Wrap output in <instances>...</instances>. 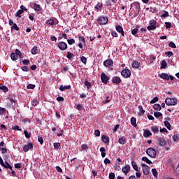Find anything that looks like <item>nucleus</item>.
<instances>
[{
	"mask_svg": "<svg viewBox=\"0 0 179 179\" xmlns=\"http://www.w3.org/2000/svg\"><path fill=\"white\" fill-rule=\"evenodd\" d=\"M100 152L101 153V157H106V148L101 147L100 148Z\"/></svg>",
	"mask_w": 179,
	"mask_h": 179,
	"instance_id": "obj_29",
	"label": "nucleus"
},
{
	"mask_svg": "<svg viewBox=\"0 0 179 179\" xmlns=\"http://www.w3.org/2000/svg\"><path fill=\"white\" fill-rule=\"evenodd\" d=\"M69 89H71V85H64V86L61 85L59 87V90L61 92H64V90H69Z\"/></svg>",
	"mask_w": 179,
	"mask_h": 179,
	"instance_id": "obj_17",
	"label": "nucleus"
},
{
	"mask_svg": "<svg viewBox=\"0 0 179 179\" xmlns=\"http://www.w3.org/2000/svg\"><path fill=\"white\" fill-rule=\"evenodd\" d=\"M166 55L167 57H171L173 55V52H171V51L167 52H166Z\"/></svg>",
	"mask_w": 179,
	"mask_h": 179,
	"instance_id": "obj_63",
	"label": "nucleus"
},
{
	"mask_svg": "<svg viewBox=\"0 0 179 179\" xmlns=\"http://www.w3.org/2000/svg\"><path fill=\"white\" fill-rule=\"evenodd\" d=\"M113 83H121V78L120 77H114L113 78Z\"/></svg>",
	"mask_w": 179,
	"mask_h": 179,
	"instance_id": "obj_25",
	"label": "nucleus"
},
{
	"mask_svg": "<svg viewBox=\"0 0 179 179\" xmlns=\"http://www.w3.org/2000/svg\"><path fill=\"white\" fill-rule=\"evenodd\" d=\"M165 27L166 29H170V27H171V24L170 22H165Z\"/></svg>",
	"mask_w": 179,
	"mask_h": 179,
	"instance_id": "obj_60",
	"label": "nucleus"
},
{
	"mask_svg": "<svg viewBox=\"0 0 179 179\" xmlns=\"http://www.w3.org/2000/svg\"><path fill=\"white\" fill-rule=\"evenodd\" d=\"M143 162H145L148 164H152V161H150L148 157H143L142 158Z\"/></svg>",
	"mask_w": 179,
	"mask_h": 179,
	"instance_id": "obj_28",
	"label": "nucleus"
},
{
	"mask_svg": "<svg viewBox=\"0 0 179 179\" xmlns=\"http://www.w3.org/2000/svg\"><path fill=\"white\" fill-rule=\"evenodd\" d=\"M131 166H132L134 170H135V171H139V168L138 167V165L136 164V162L132 161L131 162Z\"/></svg>",
	"mask_w": 179,
	"mask_h": 179,
	"instance_id": "obj_22",
	"label": "nucleus"
},
{
	"mask_svg": "<svg viewBox=\"0 0 179 179\" xmlns=\"http://www.w3.org/2000/svg\"><path fill=\"white\" fill-rule=\"evenodd\" d=\"M38 104V101H37V99H34L31 101V105L34 107H36V106H37Z\"/></svg>",
	"mask_w": 179,
	"mask_h": 179,
	"instance_id": "obj_38",
	"label": "nucleus"
},
{
	"mask_svg": "<svg viewBox=\"0 0 179 179\" xmlns=\"http://www.w3.org/2000/svg\"><path fill=\"white\" fill-rule=\"evenodd\" d=\"M85 85L87 87V89H90V87H92V84H90L87 80H85Z\"/></svg>",
	"mask_w": 179,
	"mask_h": 179,
	"instance_id": "obj_48",
	"label": "nucleus"
},
{
	"mask_svg": "<svg viewBox=\"0 0 179 179\" xmlns=\"http://www.w3.org/2000/svg\"><path fill=\"white\" fill-rule=\"evenodd\" d=\"M121 75L122 76H123V78H129V76H131V70L126 68L122 71Z\"/></svg>",
	"mask_w": 179,
	"mask_h": 179,
	"instance_id": "obj_4",
	"label": "nucleus"
},
{
	"mask_svg": "<svg viewBox=\"0 0 179 179\" xmlns=\"http://www.w3.org/2000/svg\"><path fill=\"white\" fill-rule=\"evenodd\" d=\"M166 106H177V98H166L165 99Z\"/></svg>",
	"mask_w": 179,
	"mask_h": 179,
	"instance_id": "obj_1",
	"label": "nucleus"
},
{
	"mask_svg": "<svg viewBox=\"0 0 179 179\" xmlns=\"http://www.w3.org/2000/svg\"><path fill=\"white\" fill-rule=\"evenodd\" d=\"M23 13V10H19L18 11H17L16 13V16L17 17H20V15Z\"/></svg>",
	"mask_w": 179,
	"mask_h": 179,
	"instance_id": "obj_44",
	"label": "nucleus"
},
{
	"mask_svg": "<svg viewBox=\"0 0 179 179\" xmlns=\"http://www.w3.org/2000/svg\"><path fill=\"white\" fill-rule=\"evenodd\" d=\"M34 87H36V85H33V84H29L27 86V89H34Z\"/></svg>",
	"mask_w": 179,
	"mask_h": 179,
	"instance_id": "obj_53",
	"label": "nucleus"
},
{
	"mask_svg": "<svg viewBox=\"0 0 179 179\" xmlns=\"http://www.w3.org/2000/svg\"><path fill=\"white\" fill-rule=\"evenodd\" d=\"M152 173L154 176V177H156V178H157V170H156V169H152Z\"/></svg>",
	"mask_w": 179,
	"mask_h": 179,
	"instance_id": "obj_39",
	"label": "nucleus"
},
{
	"mask_svg": "<svg viewBox=\"0 0 179 179\" xmlns=\"http://www.w3.org/2000/svg\"><path fill=\"white\" fill-rule=\"evenodd\" d=\"M153 108H154V110H156L157 111H160V110H162V106H160V104H159V103H155L153 106Z\"/></svg>",
	"mask_w": 179,
	"mask_h": 179,
	"instance_id": "obj_24",
	"label": "nucleus"
},
{
	"mask_svg": "<svg viewBox=\"0 0 179 179\" xmlns=\"http://www.w3.org/2000/svg\"><path fill=\"white\" fill-rule=\"evenodd\" d=\"M172 138H173L174 142H179V134H178L173 135Z\"/></svg>",
	"mask_w": 179,
	"mask_h": 179,
	"instance_id": "obj_32",
	"label": "nucleus"
},
{
	"mask_svg": "<svg viewBox=\"0 0 179 179\" xmlns=\"http://www.w3.org/2000/svg\"><path fill=\"white\" fill-rule=\"evenodd\" d=\"M10 57L13 61H16L19 58V56L16 53H11Z\"/></svg>",
	"mask_w": 179,
	"mask_h": 179,
	"instance_id": "obj_26",
	"label": "nucleus"
},
{
	"mask_svg": "<svg viewBox=\"0 0 179 179\" xmlns=\"http://www.w3.org/2000/svg\"><path fill=\"white\" fill-rule=\"evenodd\" d=\"M116 30L118 33H120L122 36L124 37V29H122V27L120 25L116 26Z\"/></svg>",
	"mask_w": 179,
	"mask_h": 179,
	"instance_id": "obj_15",
	"label": "nucleus"
},
{
	"mask_svg": "<svg viewBox=\"0 0 179 179\" xmlns=\"http://www.w3.org/2000/svg\"><path fill=\"white\" fill-rule=\"evenodd\" d=\"M68 44L72 45V44H75V39L71 38L67 41Z\"/></svg>",
	"mask_w": 179,
	"mask_h": 179,
	"instance_id": "obj_41",
	"label": "nucleus"
},
{
	"mask_svg": "<svg viewBox=\"0 0 179 179\" xmlns=\"http://www.w3.org/2000/svg\"><path fill=\"white\" fill-rule=\"evenodd\" d=\"M66 57L68 59H72V57H73V54L71 53V52H67Z\"/></svg>",
	"mask_w": 179,
	"mask_h": 179,
	"instance_id": "obj_45",
	"label": "nucleus"
},
{
	"mask_svg": "<svg viewBox=\"0 0 179 179\" xmlns=\"http://www.w3.org/2000/svg\"><path fill=\"white\" fill-rule=\"evenodd\" d=\"M38 141L41 143V145H43V143H44V140L41 136L38 137Z\"/></svg>",
	"mask_w": 179,
	"mask_h": 179,
	"instance_id": "obj_57",
	"label": "nucleus"
},
{
	"mask_svg": "<svg viewBox=\"0 0 179 179\" xmlns=\"http://www.w3.org/2000/svg\"><path fill=\"white\" fill-rule=\"evenodd\" d=\"M81 62L83 64H86V62H87V59L85 57V56H83L81 57Z\"/></svg>",
	"mask_w": 179,
	"mask_h": 179,
	"instance_id": "obj_56",
	"label": "nucleus"
},
{
	"mask_svg": "<svg viewBox=\"0 0 179 179\" xmlns=\"http://www.w3.org/2000/svg\"><path fill=\"white\" fill-rule=\"evenodd\" d=\"M115 178V174H114V173H110L109 174V179H114Z\"/></svg>",
	"mask_w": 179,
	"mask_h": 179,
	"instance_id": "obj_59",
	"label": "nucleus"
},
{
	"mask_svg": "<svg viewBox=\"0 0 179 179\" xmlns=\"http://www.w3.org/2000/svg\"><path fill=\"white\" fill-rule=\"evenodd\" d=\"M167 66V62L165 60L161 62V69H164Z\"/></svg>",
	"mask_w": 179,
	"mask_h": 179,
	"instance_id": "obj_30",
	"label": "nucleus"
},
{
	"mask_svg": "<svg viewBox=\"0 0 179 179\" xmlns=\"http://www.w3.org/2000/svg\"><path fill=\"white\" fill-rule=\"evenodd\" d=\"M94 134L96 136H100V131L99 130H95Z\"/></svg>",
	"mask_w": 179,
	"mask_h": 179,
	"instance_id": "obj_64",
	"label": "nucleus"
},
{
	"mask_svg": "<svg viewBox=\"0 0 179 179\" xmlns=\"http://www.w3.org/2000/svg\"><path fill=\"white\" fill-rule=\"evenodd\" d=\"M156 23H157V22L155 20H150V25L147 27L148 30H149V31L151 30H156Z\"/></svg>",
	"mask_w": 179,
	"mask_h": 179,
	"instance_id": "obj_2",
	"label": "nucleus"
},
{
	"mask_svg": "<svg viewBox=\"0 0 179 179\" xmlns=\"http://www.w3.org/2000/svg\"><path fill=\"white\" fill-rule=\"evenodd\" d=\"M157 101H159V98H157V96H155L153 98L152 100L150 101V103L155 104V103H157Z\"/></svg>",
	"mask_w": 179,
	"mask_h": 179,
	"instance_id": "obj_37",
	"label": "nucleus"
},
{
	"mask_svg": "<svg viewBox=\"0 0 179 179\" xmlns=\"http://www.w3.org/2000/svg\"><path fill=\"white\" fill-rule=\"evenodd\" d=\"M164 125H165V127H166V128L168 129H171V124H170V122H169V121H165L164 122Z\"/></svg>",
	"mask_w": 179,
	"mask_h": 179,
	"instance_id": "obj_35",
	"label": "nucleus"
},
{
	"mask_svg": "<svg viewBox=\"0 0 179 179\" xmlns=\"http://www.w3.org/2000/svg\"><path fill=\"white\" fill-rule=\"evenodd\" d=\"M131 124L134 127V128H136L138 127V124H136V118L134 117H132L131 119Z\"/></svg>",
	"mask_w": 179,
	"mask_h": 179,
	"instance_id": "obj_21",
	"label": "nucleus"
},
{
	"mask_svg": "<svg viewBox=\"0 0 179 179\" xmlns=\"http://www.w3.org/2000/svg\"><path fill=\"white\" fill-rule=\"evenodd\" d=\"M131 66H132V68H135L136 69H138V68H139V66H141V64L138 63V62L134 61L132 62Z\"/></svg>",
	"mask_w": 179,
	"mask_h": 179,
	"instance_id": "obj_18",
	"label": "nucleus"
},
{
	"mask_svg": "<svg viewBox=\"0 0 179 179\" xmlns=\"http://www.w3.org/2000/svg\"><path fill=\"white\" fill-rule=\"evenodd\" d=\"M58 48L60 50H66V48H68V45H66V43L65 42H59L58 43Z\"/></svg>",
	"mask_w": 179,
	"mask_h": 179,
	"instance_id": "obj_9",
	"label": "nucleus"
},
{
	"mask_svg": "<svg viewBox=\"0 0 179 179\" xmlns=\"http://www.w3.org/2000/svg\"><path fill=\"white\" fill-rule=\"evenodd\" d=\"M32 148H33V143H29L27 145H24L23 150L25 152H29V150H30V149H32Z\"/></svg>",
	"mask_w": 179,
	"mask_h": 179,
	"instance_id": "obj_10",
	"label": "nucleus"
},
{
	"mask_svg": "<svg viewBox=\"0 0 179 179\" xmlns=\"http://www.w3.org/2000/svg\"><path fill=\"white\" fill-rule=\"evenodd\" d=\"M151 131L154 132V134H156L159 132V127H157V126H153L151 127Z\"/></svg>",
	"mask_w": 179,
	"mask_h": 179,
	"instance_id": "obj_27",
	"label": "nucleus"
},
{
	"mask_svg": "<svg viewBox=\"0 0 179 179\" xmlns=\"http://www.w3.org/2000/svg\"><path fill=\"white\" fill-rule=\"evenodd\" d=\"M158 76L161 78V79H165L166 80H170V76L169 74L162 73V74H159Z\"/></svg>",
	"mask_w": 179,
	"mask_h": 179,
	"instance_id": "obj_12",
	"label": "nucleus"
},
{
	"mask_svg": "<svg viewBox=\"0 0 179 179\" xmlns=\"http://www.w3.org/2000/svg\"><path fill=\"white\" fill-rule=\"evenodd\" d=\"M81 148H82L83 150H87V149H88L87 145H86V144H83L81 145Z\"/></svg>",
	"mask_w": 179,
	"mask_h": 179,
	"instance_id": "obj_62",
	"label": "nucleus"
},
{
	"mask_svg": "<svg viewBox=\"0 0 179 179\" xmlns=\"http://www.w3.org/2000/svg\"><path fill=\"white\" fill-rule=\"evenodd\" d=\"M6 112V108L0 107V115Z\"/></svg>",
	"mask_w": 179,
	"mask_h": 179,
	"instance_id": "obj_49",
	"label": "nucleus"
},
{
	"mask_svg": "<svg viewBox=\"0 0 179 179\" xmlns=\"http://www.w3.org/2000/svg\"><path fill=\"white\" fill-rule=\"evenodd\" d=\"M141 166L143 167V172L145 176H149V173L150 171V167L149 166L145 164H141Z\"/></svg>",
	"mask_w": 179,
	"mask_h": 179,
	"instance_id": "obj_5",
	"label": "nucleus"
},
{
	"mask_svg": "<svg viewBox=\"0 0 179 179\" xmlns=\"http://www.w3.org/2000/svg\"><path fill=\"white\" fill-rule=\"evenodd\" d=\"M161 16H162V17H169V12L164 11V13H163Z\"/></svg>",
	"mask_w": 179,
	"mask_h": 179,
	"instance_id": "obj_54",
	"label": "nucleus"
},
{
	"mask_svg": "<svg viewBox=\"0 0 179 179\" xmlns=\"http://www.w3.org/2000/svg\"><path fill=\"white\" fill-rule=\"evenodd\" d=\"M152 136V133L150 130H144L143 136L144 138H149V136Z\"/></svg>",
	"mask_w": 179,
	"mask_h": 179,
	"instance_id": "obj_20",
	"label": "nucleus"
},
{
	"mask_svg": "<svg viewBox=\"0 0 179 179\" xmlns=\"http://www.w3.org/2000/svg\"><path fill=\"white\" fill-rule=\"evenodd\" d=\"M0 90H3V92H4V93H6V92H8V87H6V86H0Z\"/></svg>",
	"mask_w": 179,
	"mask_h": 179,
	"instance_id": "obj_43",
	"label": "nucleus"
},
{
	"mask_svg": "<svg viewBox=\"0 0 179 179\" xmlns=\"http://www.w3.org/2000/svg\"><path fill=\"white\" fill-rule=\"evenodd\" d=\"M59 148H61V143H54V149H59Z\"/></svg>",
	"mask_w": 179,
	"mask_h": 179,
	"instance_id": "obj_42",
	"label": "nucleus"
},
{
	"mask_svg": "<svg viewBox=\"0 0 179 179\" xmlns=\"http://www.w3.org/2000/svg\"><path fill=\"white\" fill-rule=\"evenodd\" d=\"M130 170H131V166L128 164L123 166L122 169V173H124V174H125L126 176L129 173Z\"/></svg>",
	"mask_w": 179,
	"mask_h": 179,
	"instance_id": "obj_8",
	"label": "nucleus"
},
{
	"mask_svg": "<svg viewBox=\"0 0 179 179\" xmlns=\"http://www.w3.org/2000/svg\"><path fill=\"white\" fill-rule=\"evenodd\" d=\"M31 54L34 55H36L37 54V46H34L31 50Z\"/></svg>",
	"mask_w": 179,
	"mask_h": 179,
	"instance_id": "obj_34",
	"label": "nucleus"
},
{
	"mask_svg": "<svg viewBox=\"0 0 179 179\" xmlns=\"http://www.w3.org/2000/svg\"><path fill=\"white\" fill-rule=\"evenodd\" d=\"M1 166L4 167L5 169H10V170H12V166H10V164H9V163L8 162H3V164H1Z\"/></svg>",
	"mask_w": 179,
	"mask_h": 179,
	"instance_id": "obj_23",
	"label": "nucleus"
},
{
	"mask_svg": "<svg viewBox=\"0 0 179 179\" xmlns=\"http://www.w3.org/2000/svg\"><path fill=\"white\" fill-rule=\"evenodd\" d=\"M154 115H155V118H159V117H163V114L160 112L154 113Z\"/></svg>",
	"mask_w": 179,
	"mask_h": 179,
	"instance_id": "obj_33",
	"label": "nucleus"
},
{
	"mask_svg": "<svg viewBox=\"0 0 179 179\" xmlns=\"http://www.w3.org/2000/svg\"><path fill=\"white\" fill-rule=\"evenodd\" d=\"M101 139L103 143H108V142H110V138L105 135L102 136Z\"/></svg>",
	"mask_w": 179,
	"mask_h": 179,
	"instance_id": "obj_19",
	"label": "nucleus"
},
{
	"mask_svg": "<svg viewBox=\"0 0 179 179\" xmlns=\"http://www.w3.org/2000/svg\"><path fill=\"white\" fill-rule=\"evenodd\" d=\"M13 129L17 130V131H22V129H20L19 127V126H17V125H15V126L13 127Z\"/></svg>",
	"mask_w": 179,
	"mask_h": 179,
	"instance_id": "obj_61",
	"label": "nucleus"
},
{
	"mask_svg": "<svg viewBox=\"0 0 179 179\" xmlns=\"http://www.w3.org/2000/svg\"><path fill=\"white\" fill-rule=\"evenodd\" d=\"M157 143L159 146H166L167 142L166 140L162 137L157 138Z\"/></svg>",
	"mask_w": 179,
	"mask_h": 179,
	"instance_id": "obj_7",
	"label": "nucleus"
},
{
	"mask_svg": "<svg viewBox=\"0 0 179 179\" xmlns=\"http://www.w3.org/2000/svg\"><path fill=\"white\" fill-rule=\"evenodd\" d=\"M79 41L80 43L78 44L79 48H83V45H85V37L83 36H79Z\"/></svg>",
	"mask_w": 179,
	"mask_h": 179,
	"instance_id": "obj_11",
	"label": "nucleus"
},
{
	"mask_svg": "<svg viewBox=\"0 0 179 179\" xmlns=\"http://www.w3.org/2000/svg\"><path fill=\"white\" fill-rule=\"evenodd\" d=\"M48 24H50V26L54 25V23H55V22L54 21V20L52 19H50L49 20L47 21Z\"/></svg>",
	"mask_w": 179,
	"mask_h": 179,
	"instance_id": "obj_46",
	"label": "nucleus"
},
{
	"mask_svg": "<svg viewBox=\"0 0 179 179\" xmlns=\"http://www.w3.org/2000/svg\"><path fill=\"white\" fill-rule=\"evenodd\" d=\"M24 135H25V137L27 138V139H29V138H30V136H31V134L30 133H29L27 131H26V130H24Z\"/></svg>",
	"mask_w": 179,
	"mask_h": 179,
	"instance_id": "obj_40",
	"label": "nucleus"
},
{
	"mask_svg": "<svg viewBox=\"0 0 179 179\" xmlns=\"http://www.w3.org/2000/svg\"><path fill=\"white\" fill-rule=\"evenodd\" d=\"M169 45L171 48H177V46L176 45V43L174 42H170Z\"/></svg>",
	"mask_w": 179,
	"mask_h": 179,
	"instance_id": "obj_47",
	"label": "nucleus"
},
{
	"mask_svg": "<svg viewBox=\"0 0 179 179\" xmlns=\"http://www.w3.org/2000/svg\"><path fill=\"white\" fill-rule=\"evenodd\" d=\"M113 62L111 59H107L103 62L104 66H106L107 68L113 65Z\"/></svg>",
	"mask_w": 179,
	"mask_h": 179,
	"instance_id": "obj_14",
	"label": "nucleus"
},
{
	"mask_svg": "<svg viewBox=\"0 0 179 179\" xmlns=\"http://www.w3.org/2000/svg\"><path fill=\"white\" fill-rule=\"evenodd\" d=\"M138 110L141 114H145V110H143V107H142V106H138Z\"/></svg>",
	"mask_w": 179,
	"mask_h": 179,
	"instance_id": "obj_52",
	"label": "nucleus"
},
{
	"mask_svg": "<svg viewBox=\"0 0 179 179\" xmlns=\"http://www.w3.org/2000/svg\"><path fill=\"white\" fill-rule=\"evenodd\" d=\"M103 8V4L101 3H98L96 6H95V9L96 10H100V9H101Z\"/></svg>",
	"mask_w": 179,
	"mask_h": 179,
	"instance_id": "obj_31",
	"label": "nucleus"
},
{
	"mask_svg": "<svg viewBox=\"0 0 179 179\" xmlns=\"http://www.w3.org/2000/svg\"><path fill=\"white\" fill-rule=\"evenodd\" d=\"M98 22L99 24H106L107 22H108V18L106 17H100L98 19Z\"/></svg>",
	"mask_w": 179,
	"mask_h": 179,
	"instance_id": "obj_6",
	"label": "nucleus"
},
{
	"mask_svg": "<svg viewBox=\"0 0 179 179\" xmlns=\"http://www.w3.org/2000/svg\"><path fill=\"white\" fill-rule=\"evenodd\" d=\"M15 55H17L18 57H22V52H20V50H19V49H16Z\"/></svg>",
	"mask_w": 179,
	"mask_h": 179,
	"instance_id": "obj_51",
	"label": "nucleus"
},
{
	"mask_svg": "<svg viewBox=\"0 0 179 179\" xmlns=\"http://www.w3.org/2000/svg\"><path fill=\"white\" fill-rule=\"evenodd\" d=\"M137 33H138V29L136 28L131 30V34H133V36H136Z\"/></svg>",
	"mask_w": 179,
	"mask_h": 179,
	"instance_id": "obj_55",
	"label": "nucleus"
},
{
	"mask_svg": "<svg viewBox=\"0 0 179 179\" xmlns=\"http://www.w3.org/2000/svg\"><path fill=\"white\" fill-rule=\"evenodd\" d=\"M147 155L150 156V157H152V159H155L156 157V150L153 149L152 148H148L146 151Z\"/></svg>",
	"mask_w": 179,
	"mask_h": 179,
	"instance_id": "obj_3",
	"label": "nucleus"
},
{
	"mask_svg": "<svg viewBox=\"0 0 179 179\" xmlns=\"http://www.w3.org/2000/svg\"><path fill=\"white\" fill-rule=\"evenodd\" d=\"M22 70L24 71V72H28L29 71V67L26 66H24L22 67Z\"/></svg>",
	"mask_w": 179,
	"mask_h": 179,
	"instance_id": "obj_58",
	"label": "nucleus"
},
{
	"mask_svg": "<svg viewBox=\"0 0 179 179\" xmlns=\"http://www.w3.org/2000/svg\"><path fill=\"white\" fill-rule=\"evenodd\" d=\"M118 142L120 145H125V143H127V138L124 136H122L119 138Z\"/></svg>",
	"mask_w": 179,
	"mask_h": 179,
	"instance_id": "obj_16",
	"label": "nucleus"
},
{
	"mask_svg": "<svg viewBox=\"0 0 179 179\" xmlns=\"http://www.w3.org/2000/svg\"><path fill=\"white\" fill-rule=\"evenodd\" d=\"M11 30H16L17 31H19L20 29L17 27V24H13L11 27Z\"/></svg>",
	"mask_w": 179,
	"mask_h": 179,
	"instance_id": "obj_36",
	"label": "nucleus"
},
{
	"mask_svg": "<svg viewBox=\"0 0 179 179\" xmlns=\"http://www.w3.org/2000/svg\"><path fill=\"white\" fill-rule=\"evenodd\" d=\"M34 8L35 10H36L37 12H38V10H40V5H38V4H34Z\"/></svg>",
	"mask_w": 179,
	"mask_h": 179,
	"instance_id": "obj_50",
	"label": "nucleus"
},
{
	"mask_svg": "<svg viewBox=\"0 0 179 179\" xmlns=\"http://www.w3.org/2000/svg\"><path fill=\"white\" fill-rule=\"evenodd\" d=\"M101 81L103 82V83H107V82H108V77L104 73H103L101 75Z\"/></svg>",
	"mask_w": 179,
	"mask_h": 179,
	"instance_id": "obj_13",
	"label": "nucleus"
}]
</instances>
